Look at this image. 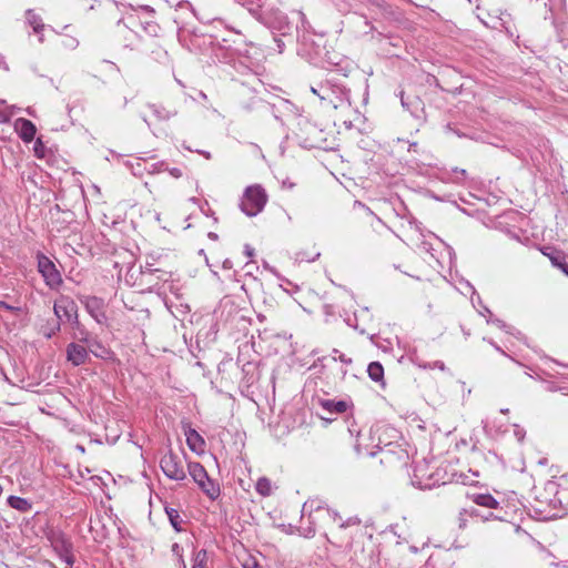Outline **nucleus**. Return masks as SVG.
Masks as SVG:
<instances>
[{"mask_svg": "<svg viewBox=\"0 0 568 568\" xmlns=\"http://www.w3.org/2000/svg\"><path fill=\"white\" fill-rule=\"evenodd\" d=\"M474 516H478V510L476 508L460 510L457 518L458 527L464 529L467 526L468 517Z\"/></svg>", "mask_w": 568, "mask_h": 568, "instance_id": "5701e85b", "label": "nucleus"}, {"mask_svg": "<svg viewBox=\"0 0 568 568\" xmlns=\"http://www.w3.org/2000/svg\"><path fill=\"white\" fill-rule=\"evenodd\" d=\"M452 171L455 174L454 178H450V180L453 182L460 183V182H463L465 180V178H466V170L454 168Z\"/></svg>", "mask_w": 568, "mask_h": 568, "instance_id": "cd10ccee", "label": "nucleus"}, {"mask_svg": "<svg viewBox=\"0 0 568 568\" xmlns=\"http://www.w3.org/2000/svg\"><path fill=\"white\" fill-rule=\"evenodd\" d=\"M149 108L159 121H169L179 113V110L175 106L153 103L149 104Z\"/></svg>", "mask_w": 568, "mask_h": 568, "instance_id": "f8f14e48", "label": "nucleus"}, {"mask_svg": "<svg viewBox=\"0 0 568 568\" xmlns=\"http://www.w3.org/2000/svg\"><path fill=\"white\" fill-rule=\"evenodd\" d=\"M49 541L59 557L69 566L73 565L72 544L69 538L58 530H51L48 535Z\"/></svg>", "mask_w": 568, "mask_h": 568, "instance_id": "20e7f679", "label": "nucleus"}, {"mask_svg": "<svg viewBox=\"0 0 568 568\" xmlns=\"http://www.w3.org/2000/svg\"><path fill=\"white\" fill-rule=\"evenodd\" d=\"M552 265L560 268L568 276V264L564 262L559 256L550 257Z\"/></svg>", "mask_w": 568, "mask_h": 568, "instance_id": "bb28decb", "label": "nucleus"}, {"mask_svg": "<svg viewBox=\"0 0 568 568\" xmlns=\"http://www.w3.org/2000/svg\"><path fill=\"white\" fill-rule=\"evenodd\" d=\"M210 237H212V239H216V237H217V235H216V234H214V233H210Z\"/></svg>", "mask_w": 568, "mask_h": 568, "instance_id": "de8ad7c7", "label": "nucleus"}, {"mask_svg": "<svg viewBox=\"0 0 568 568\" xmlns=\"http://www.w3.org/2000/svg\"><path fill=\"white\" fill-rule=\"evenodd\" d=\"M379 449L381 454V463L392 464L395 459L396 452L393 449L392 444L385 445V447H379V444L376 445Z\"/></svg>", "mask_w": 568, "mask_h": 568, "instance_id": "aec40b11", "label": "nucleus"}, {"mask_svg": "<svg viewBox=\"0 0 568 568\" xmlns=\"http://www.w3.org/2000/svg\"><path fill=\"white\" fill-rule=\"evenodd\" d=\"M87 347L89 351V355L92 354L97 358H101L103 361L109 362H114L116 359L115 354L109 347L103 345V343L100 339L95 337L91 342H89V345Z\"/></svg>", "mask_w": 568, "mask_h": 568, "instance_id": "9d476101", "label": "nucleus"}, {"mask_svg": "<svg viewBox=\"0 0 568 568\" xmlns=\"http://www.w3.org/2000/svg\"><path fill=\"white\" fill-rule=\"evenodd\" d=\"M515 435H517L519 439L523 438L521 436H519V435H521V432H515Z\"/></svg>", "mask_w": 568, "mask_h": 568, "instance_id": "49530a36", "label": "nucleus"}, {"mask_svg": "<svg viewBox=\"0 0 568 568\" xmlns=\"http://www.w3.org/2000/svg\"><path fill=\"white\" fill-rule=\"evenodd\" d=\"M322 408L327 412L328 414H341L346 412L347 409V403L345 400H332V399H324L321 400Z\"/></svg>", "mask_w": 568, "mask_h": 568, "instance_id": "4468645a", "label": "nucleus"}, {"mask_svg": "<svg viewBox=\"0 0 568 568\" xmlns=\"http://www.w3.org/2000/svg\"><path fill=\"white\" fill-rule=\"evenodd\" d=\"M74 338L78 341L77 343H80L85 346H88L89 342H91L93 339V337H91L90 333L87 331H83V329L80 331L79 334H75Z\"/></svg>", "mask_w": 568, "mask_h": 568, "instance_id": "a878e982", "label": "nucleus"}, {"mask_svg": "<svg viewBox=\"0 0 568 568\" xmlns=\"http://www.w3.org/2000/svg\"><path fill=\"white\" fill-rule=\"evenodd\" d=\"M170 174L175 178V179H179L182 176V171L181 169H178V168H173V169H170L169 170Z\"/></svg>", "mask_w": 568, "mask_h": 568, "instance_id": "2f4dec72", "label": "nucleus"}, {"mask_svg": "<svg viewBox=\"0 0 568 568\" xmlns=\"http://www.w3.org/2000/svg\"><path fill=\"white\" fill-rule=\"evenodd\" d=\"M0 308H4V310H9V311L13 310L12 306H10L9 304H7L6 302H2V301L0 302Z\"/></svg>", "mask_w": 568, "mask_h": 568, "instance_id": "c9c22d12", "label": "nucleus"}, {"mask_svg": "<svg viewBox=\"0 0 568 568\" xmlns=\"http://www.w3.org/2000/svg\"><path fill=\"white\" fill-rule=\"evenodd\" d=\"M158 270L153 268L151 264H146L145 267H144V271L143 273L144 274H153L154 272H156Z\"/></svg>", "mask_w": 568, "mask_h": 568, "instance_id": "473e14b6", "label": "nucleus"}, {"mask_svg": "<svg viewBox=\"0 0 568 568\" xmlns=\"http://www.w3.org/2000/svg\"><path fill=\"white\" fill-rule=\"evenodd\" d=\"M143 30L151 37H158L161 31V27L154 21H148L143 24Z\"/></svg>", "mask_w": 568, "mask_h": 568, "instance_id": "393cba45", "label": "nucleus"}, {"mask_svg": "<svg viewBox=\"0 0 568 568\" xmlns=\"http://www.w3.org/2000/svg\"><path fill=\"white\" fill-rule=\"evenodd\" d=\"M202 154L206 158V159H210L211 158V154L209 152H202Z\"/></svg>", "mask_w": 568, "mask_h": 568, "instance_id": "c03bdc74", "label": "nucleus"}, {"mask_svg": "<svg viewBox=\"0 0 568 568\" xmlns=\"http://www.w3.org/2000/svg\"><path fill=\"white\" fill-rule=\"evenodd\" d=\"M368 455H369V456H375V455H376V453H375V452H368Z\"/></svg>", "mask_w": 568, "mask_h": 568, "instance_id": "09e8293b", "label": "nucleus"}, {"mask_svg": "<svg viewBox=\"0 0 568 568\" xmlns=\"http://www.w3.org/2000/svg\"><path fill=\"white\" fill-rule=\"evenodd\" d=\"M515 435H517L519 439L523 438L521 436H519V435H521V432H515Z\"/></svg>", "mask_w": 568, "mask_h": 568, "instance_id": "a18cd8bd", "label": "nucleus"}, {"mask_svg": "<svg viewBox=\"0 0 568 568\" xmlns=\"http://www.w3.org/2000/svg\"><path fill=\"white\" fill-rule=\"evenodd\" d=\"M38 271L50 288H58L62 284V277L54 263L45 255L38 253Z\"/></svg>", "mask_w": 568, "mask_h": 568, "instance_id": "39448f33", "label": "nucleus"}, {"mask_svg": "<svg viewBox=\"0 0 568 568\" xmlns=\"http://www.w3.org/2000/svg\"><path fill=\"white\" fill-rule=\"evenodd\" d=\"M153 53L155 54V59H156L158 61H162V60H163V59H165V58H166V55H168L166 51H164V50H162V49H159V50L154 51Z\"/></svg>", "mask_w": 568, "mask_h": 568, "instance_id": "7c9ffc66", "label": "nucleus"}, {"mask_svg": "<svg viewBox=\"0 0 568 568\" xmlns=\"http://www.w3.org/2000/svg\"><path fill=\"white\" fill-rule=\"evenodd\" d=\"M53 312L58 320L78 323V307L73 300L68 296H61L53 306Z\"/></svg>", "mask_w": 568, "mask_h": 568, "instance_id": "0eeeda50", "label": "nucleus"}, {"mask_svg": "<svg viewBox=\"0 0 568 568\" xmlns=\"http://www.w3.org/2000/svg\"><path fill=\"white\" fill-rule=\"evenodd\" d=\"M255 488L260 495L270 496L272 493L271 480L266 477H261V478H258Z\"/></svg>", "mask_w": 568, "mask_h": 568, "instance_id": "412c9836", "label": "nucleus"}, {"mask_svg": "<svg viewBox=\"0 0 568 568\" xmlns=\"http://www.w3.org/2000/svg\"><path fill=\"white\" fill-rule=\"evenodd\" d=\"M165 513H166L169 520H170L171 525L173 526V528L176 531H181L182 530L181 525H182L183 520L181 519L179 510L175 508H172V507H165Z\"/></svg>", "mask_w": 568, "mask_h": 568, "instance_id": "6ab92c4d", "label": "nucleus"}, {"mask_svg": "<svg viewBox=\"0 0 568 568\" xmlns=\"http://www.w3.org/2000/svg\"><path fill=\"white\" fill-rule=\"evenodd\" d=\"M312 92L321 98V85L318 88H312Z\"/></svg>", "mask_w": 568, "mask_h": 568, "instance_id": "58836bf2", "label": "nucleus"}, {"mask_svg": "<svg viewBox=\"0 0 568 568\" xmlns=\"http://www.w3.org/2000/svg\"><path fill=\"white\" fill-rule=\"evenodd\" d=\"M491 345H494L497 351H500L499 346L495 345L494 343H491Z\"/></svg>", "mask_w": 568, "mask_h": 568, "instance_id": "8fccbe9b", "label": "nucleus"}, {"mask_svg": "<svg viewBox=\"0 0 568 568\" xmlns=\"http://www.w3.org/2000/svg\"><path fill=\"white\" fill-rule=\"evenodd\" d=\"M14 106L8 105L4 100H0V123H7L13 115Z\"/></svg>", "mask_w": 568, "mask_h": 568, "instance_id": "4be33fe9", "label": "nucleus"}, {"mask_svg": "<svg viewBox=\"0 0 568 568\" xmlns=\"http://www.w3.org/2000/svg\"><path fill=\"white\" fill-rule=\"evenodd\" d=\"M564 568H568V565H565Z\"/></svg>", "mask_w": 568, "mask_h": 568, "instance_id": "603ef678", "label": "nucleus"}, {"mask_svg": "<svg viewBox=\"0 0 568 568\" xmlns=\"http://www.w3.org/2000/svg\"><path fill=\"white\" fill-rule=\"evenodd\" d=\"M85 307L90 314L95 318L97 322L101 323L104 318L102 312V301L98 297H88L85 301Z\"/></svg>", "mask_w": 568, "mask_h": 568, "instance_id": "ddd939ff", "label": "nucleus"}, {"mask_svg": "<svg viewBox=\"0 0 568 568\" xmlns=\"http://www.w3.org/2000/svg\"><path fill=\"white\" fill-rule=\"evenodd\" d=\"M160 467L170 479L183 480L186 477L181 458L171 450L161 457Z\"/></svg>", "mask_w": 568, "mask_h": 568, "instance_id": "423d86ee", "label": "nucleus"}, {"mask_svg": "<svg viewBox=\"0 0 568 568\" xmlns=\"http://www.w3.org/2000/svg\"><path fill=\"white\" fill-rule=\"evenodd\" d=\"M436 366H437V368H439V369H442V371H444V369H445V365H444V363H442V362H437V363H436Z\"/></svg>", "mask_w": 568, "mask_h": 568, "instance_id": "79ce46f5", "label": "nucleus"}, {"mask_svg": "<svg viewBox=\"0 0 568 568\" xmlns=\"http://www.w3.org/2000/svg\"><path fill=\"white\" fill-rule=\"evenodd\" d=\"M266 203V191L260 184H254L245 189L240 203V209L247 216H256L263 211Z\"/></svg>", "mask_w": 568, "mask_h": 568, "instance_id": "f257e3e1", "label": "nucleus"}, {"mask_svg": "<svg viewBox=\"0 0 568 568\" xmlns=\"http://www.w3.org/2000/svg\"><path fill=\"white\" fill-rule=\"evenodd\" d=\"M321 100L326 101L334 109L351 105L349 90L336 83L334 78L321 83Z\"/></svg>", "mask_w": 568, "mask_h": 568, "instance_id": "f03ea898", "label": "nucleus"}, {"mask_svg": "<svg viewBox=\"0 0 568 568\" xmlns=\"http://www.w3.org/2000/svg\"><path fill=\"white\" fill-rule=\"evenodd\" d=\"M245 254L247 256H253V254H254L253 247H251L250 245H245Z\"/></svg>", "mask_w": 568, "mask_h": 568, "instance_id": "f704fd0d", "label": "nucleus"}, {"mask_svg": "<svg viewBox=\"0 0 568 568\" xmlns=\"http://www.w3.org/2000/svg\"><path fill=\"white\" fill-rule=\"evenodd\" d=\"M361 524V520L358 518H349L347 521L342 523L339 526L341 528H345L352 525L358 526Z\"/></svg>", "mask_w": 568, "mask_h": 568, "instance_id": "c756f323", "label": "nucleus"}, {"mask_svg": "<svg viewBox=\"0 0 568 568\" xmlns=\"http://www.w3.org/2000/svg\"><path fill=\"white\" fill-rule=\"evenodd\" d=\"M474 501L478 506L487 507L490 509L497 508L499 503L489 494L476 495Z\"/></svg>", "mask_w": 568, "mask_h": 568, "instance_id": "a211bd4d", "label": "nucleus"}, {"mask_svg": "<svg viewBox=\"0 0 568 568\" xmlns=\"http://www.w3.org/2000/svg\"><path fill=\"white\" fill-rule=\"evenodd\" d=\"M187 469L190 476L210 499L214 500L220 496V486L209 477L200 463H189Z\"/></svg>", "mask_w": 568, "mask_h": 568, "instance_id": "7ed1b4c3", "label": "nucleus"}, {"mask_svg": "<svg viewBox=\"0 0 568 568\" xmlns=\"http://www.w3.org/2000/svg\"><path fill=\"white\" fill-rule=\"evenodd\" d=\"M65 356L67 361L74 367L81 366L90 359L88 347L77 342L67 345Z\"/></svg>", "mask_w": 568, "mask_h": 568, "instance_id": "6e6552de", "label": "nucleus"}, {"mask_svg": "<svg viewBox=\"0 0 568 568\" xmlns=\"http://www.w3.org/2000/svg\"><path fill=\"white\" fill-rule=\"evenodd\" d=\"M398 453L397 459H400L405 455V452L400 449Z\"/></svg>", "mask_w": 568, "mask_h": 568, "instance_id": "37998d69", "label": "nucleus"}, {"mask_svg": "<svg viewBox=\"0 0 568 568\" xmlns=\"http://www.w3.org/2000/svg\"><path fill=\"white\" fill-rule=\"evenodd\" d=\"M8 504L10 507L23 513L29 511L32 507L28 499L18 496H10L8 498Z\"/></svg>", "mask_w": 568, "mask_h": 568, "instance_id": "f3484780", "label": "nucleus"}, {"mask_svg": "<svg viewBox=\"0 0 568 568\" xmlns=\"http://www.w3.org/2000/svg\"><path fill=\"white\" fill-rule=\"evenodd\" d=\"M368 376L376 383L385 384L384 382V367L379 362H372L367 367Z\"/></svg>", "mask_w": 568, "mask_h": 568, "instance_id": "2eb2a0df", "label": "nucleus"}, {"mask_svg": "<svg viewBox=\"0 0 568 568\" xmlns=\"http://www.w3.org/2000/svg\"><path fill=\"white\" fill-rule=\"evenodd\" d=\"M338 358H339L341 362H344V363H347V364L352 362V359L351 358H346L344 354H339Z\"/></svg>", "mask_w": 568, "mask_h": 568, "instance_id": "e433bc0d", "label": "nucleus"}, {"mask_svg": "<svg viewBox=\"0 0 568 568\" xmlns=\"http://www.w3.org/2000/svg\"><path fill=\"white\" fill-rule=\"evenodd\" d=\"M14 130L26 143L33 141L37 132L36 125L30 120L23 118H19L14 121Z\"/></svg>", "mask_w": 568, "mask_h": 568, "instance_id": "1a4fd4ad", "label": "nucleus"}, {"mask_svg": "<svg viewBox=\"0 0 568 568\" xmlns=\"http://www.w3.org/2000/svg\"><path fill=\"white\" fill-rule=\"evenodd\" d=\"M207 554L205 550H200L194 556L193 568H205Z\"/></svg>", "mask_w": 568, "mask_h": 568, "instance_id": "b1692460", "label": "nucleus"}, {"mask_svg": "<svg viewBox=\"0 0 568 568\" xmlns=\"http://www.w3.org/2000/svg\"><path fill=\"white\" fill-rule=\"evenodd\" d=\"M355 450L357 454H362L363 453V448H362V444L361 443H356L355 444Z\"/></svg>", "mask_w": 568, "mask_h": 568, "instance_id": "4c0bfd02", "label": "nucleus"}, {"mask_svg": "<svg viewBox=\"0 0 568 568\" xmlns=\"http://www.w3.org/2000/svg\"><path fill=\"white\" fill-rule=\"evenodd\" d=\"M400 102H402V105H403L404 108H407V106H408L407 102L405 101L404 92H403V91L400 92Z\"/></svg>", "mask_w": 568, "mask_h": 568, "instance_id": "ea45409f", "label": "nucleus"}, {"mask_svg": "<svg viewBox=\"0 0 568 568\" xmlns=\"http://www.w3.org/2000/svg\"><path fill=\"white\" fill-rule=\"evenodd\" d=\"M26 20L30 27H32L34 33H40L44 29V24L40 16L33 10L29 9L26 12Z\"/></svg>", "mask_w": 568, "mask_h": 568, "instance_id": "dca6fc26", "label": "nucleus"}, {"mask_svg": "<svg viewBox=\"0 0 568 568\" xmlns=\"http://www.w3.org/2000/svg\"><path fill=\"white\" fill-rule=\"evenodd\" d=\"M164 170H168L166 166H165V163L164 162H159V163L151 164V166L149 169V172L150 173H156V172H161V171H164Z\"/></svg>", "mask_w": 568, "mask_h": 568, "instance_id": "c85d7f7f", "label": "nucleus"}, {"mask_svg": "<svg viewBox=\"0 0 568 568\" xmlns=\"http://www.w3.org/2000/svg\"><path fill=\"white\" fill-rule=\"evenodd\" d=\"M244 568H250L248 562H246V564L244 565Z\"/></svg>", "mask_w": 568, "mask_h": 568, "instance_id": "3c124183", "label": "nucleus"}, {"mask_svg": "<svg viewBox=\"0 0 568 568\" xmlns=\"http://www.w3.org/2000/svg\"><path fill=\"white\" fill-rule=\"evenodd\" d=\"M313 504H314L313 501L312 503H305L304 506H303V511H305L307 507L313 508Z\"/></svg>", "mask_w": 568, "mask_h": 568, "instance_id": "a19ab883", "label": "nucleus"}, {"mask_svg": "<svg viewBox=\"0 0 568 568\" xmlns=\"http://www.w3.org/2000/svg\"><path fill=\"white\" fill-rule=\"evenodd\" d=\"M491 322H493L495 325H497L499 328H505V327H506V324H505L503 321L498 320V318L493 320Z\"/></svg>", "mask_w": 568, "mask_h": 568, "instance_id": "72a5a7b5", "label": "nucleus"}, {"mask_svg": "<svg viewBox=\"0 0 568 568\" xmlns=\"http://www.w3.org/2000/svg\"><path fill=\"white\" fill-rule=\"evenodd\" d=\"M186 444L192 452L201 453L204 450L205 442L203 437L193 428L187 427L184 430Z\"/></svg>", "mask_w": 568, "mask_h": 568, "instance_id": "9b49d317", "label": "nucleus"}]
</instances>
